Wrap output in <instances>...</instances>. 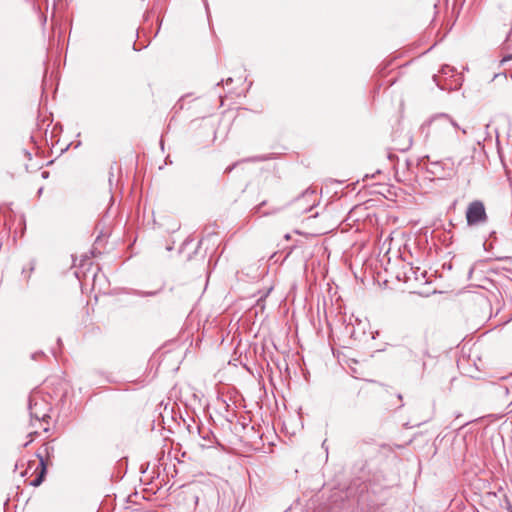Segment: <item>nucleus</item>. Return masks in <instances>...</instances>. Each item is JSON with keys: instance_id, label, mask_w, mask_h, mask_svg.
Wrapping results in <instances>:
<instances>
[{"instance_id": "f257e3e1", "label": "nucleus", "mask_w": 512, "mask_h": 512, "mask_svg": "<svg viewBox=\"0 0 512 512\" xmlns=\"http://www.w3.org/2000/svg\"><path fill=\"white\" fill-rule=\"evenodd\" d=\"M457 129V123L449 115L443 113L434 115L421 126V132L425 137L435 140H444L456 133Z\"/></svg>"}, {"instance_id": "f03ea898", "label": "nucleus", "mask_w": 512, "mask_h": 512, "mask_svg": "<svg viewBox=\"0 0 512 512\" xmlns=\"http://www.w3.org/2000/svg\"><path fill=\"white\" fill-rule=\"evenodd\" d=\"M466 221L469 226L483 224L487 221V214L482 201L475 200L468 205Z\"/></svg>"}, {"instance_id": "7ed1b4c3", "label": "nucleus", "mask_w": 512, "mask_h": 512, "mask_svg": "<svg viewBox=\"0 0 512 512\" xmlns=\"http://www.w3.org/2000/svg\"><path fill=\"white\" fill-rule=\"evenodd\" d=\"M37 457L39 458V465L41 467V472L40 474L31 482V485L32 486H39L42 481H43V477H44V474L46 472V466H45V462H44V456H43V453L42 452H38L37 453Z\"/></svg>"}, {"instance_id": "20e7f679", "label": "nucleus", "mask_w": 512, "mask_h": 512, "mask_svg": "<svg viewBox=\"0 0 512 512\" xmlns=\"http://www.w3.org/2000/svg\"><path fill=\"white\" fill-rule=\"evenodd\" d=\"M313 195H314V192H313V191H312V192H306V193H304V194L302 195V197H301L300 199H298V201H297V202H301L302 200L306 199L307 197H311V196H313Z\"/></svg>"}, {"instance_id": "39448f33", "label": "nucleus", "mask_w": 512, "mask_h": 512, "mask_svg": "<svg viewBox=\"0 0 512 512\" xmlns=\"http://www.w3.org/2000/svg\"><path fill=\"white\" fill-rule=\"evenodd\" d=\"M43 450H44V453L47 455L49 452V446L45 445Z\"/></svg>"}, {"instance_id": "423d86ee", "label": "nucleus", "mask_w": 512, "mask_h": 512, "mask_svg": "<svg viewBox=\"0 0 512 512\" xmlns=\"http://www.w3.org/2000/svg\"><path fill=\"white\" fill-rule=\"evenodd\" d=\"M311 208H312V206H310L309 208H306L304 211H305V212H308V211H310V210H311Z\"/></svg>"}, {"instance_id": "0eeeda50", "label": "nucleus", "mask_w": 512, "mask_h": 512, "mask_svg": "<svg viewBox=\"0 0 512 512\" xmlns=\"http://www.w3.org/2000/svg\"><path fill=\"white\" fill-rule=\"evenodd\" d=\"M511 512H512V510H511Z\"/></svg>"}]
</instances>
